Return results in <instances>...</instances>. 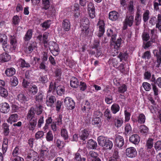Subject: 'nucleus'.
Segmentation results:
<instances>
[{
  "instance_id": "1",
  "label": "nucleus",
  "mask_w": 161,
  "mask_h": 161,
  "mask_svg": "<svg viewBox=\"0 0 161 161\" xmlns=\"http://www.w3.org/2000/svg\"><path fill=\"white\" fill-rule=\"evenodd\" d=\"M34 107H31L28 112L26 118L29 121L28 127L29 130L33 131L35 129L37 123V119Z\"/></svg>"
},
{
  "instance_id": "2",
  "label": "nucleus",
  "mask_w": 161,
  "mask_h": 161,
  "mask_svg": "<svg viewBox=\"0 0 161 161\" xmlns=\"http://www.w3.org/2000/svg\"><path fill=\"white\" fill-rule=\"evenodd\" d=\"M121 38L119 37L117 40L116 39L110 40V44L112 48L114 49L115 52L113 53L112 56H114L117 55L119 53L118 50H119L121 42Z\"/></svg>"
},
{
  "instance_id": "3",
  "label": "nucleus",
  "mask_w": 161,
  "mask_h": 161,
  "mask_svg": "<svg viewBox=\"0 0 161 161\" xmlns=\"http://www.w3.org/2000/svg\"><path fill=\"white\" fill-rule=\"evenodd\" d=\"M27 158L28 159L32 160L33 161H43L41 159L40 161V157L37 153L33 150L30 149L28 151Z\"/></svg>"
},
{
  "instance_id": "4",
  "label": "nucleus",
  "mask_w": 161,
  "mask_h": 161,
  "mask_svg": "<svg viewBox=\"0 0 161 161\" xmlns=\"http://www.w3.org/2000/svg\"><path fill=\"white\" fill-rule=\"evenodd\" d=\"M133 22L134 17L133 15L127 16L123 23V30H126L128 26L130 27H131Z\"/></svg>"
},
{
  "instance_id": "5",
  "label": "nucleus",
  "mask_w": 161,
  "mask_h": 161,
  "mask_svg": "<svg viewBox=\"0 0 161 161\" xmlns=\"http://www.w3.org/2000/svg\"><path fill=\"white\" fill-rule=\"evenodd\" d=\"M97 26L98 28L99 32L97 34V36L101 37L103 35L105 31V24L104 20L99 19L97 24Z\"/></svg>"
},
{
  "instance_id": "6",
  "label": "nucleus",
  "mask_w": 161,
  "mask_h": 161,
  "mask_svg": "<svg viewBox=\"0 0 161 161\" xmlns=\"http://www.w3.org/2000/svg\"><path fill=\"white\" fill-rule=\"evenodd\" d=\"M64 103L65 106L69 109H73L75 107V102L71 98L66 97L64 99Z\"/></svg>"
},
{
  "instance_id": "7",
  "label": "nucleus",
  "mask_w": 161,
  "mask_h": 161,
  "mask_svg": "<svg viewBox=\"0 0 161 161\" xmlns=\"http://www.w3.org/2000/svg\"><path fill=\"white\" fill-rule=\"evenodd\" d=\"M154 55L156 58V67L159 68L161 66V48L158 50H154L153 51Z\"/></svg>"
},
{
  "instance_id": "8",
  "label": "nucleus",
  "mask_w": 161,
  "mask_h": 161,
  "mask_svg": "<svg viewBox=\"0 0 161 161\" xmlns=\"http://www.w3.org/2000/svg\"><path fill=\"white\" fill-rule=\"evenodd\" d=\"M87 10L90 18L94 19L96 17L95 8L94 4L92 2H90L88 5Z\"/></svg>"
},
{
  "instance_id": "9",
  "label": "nucleus",
  "mask_w": 161,
  "mask_h": 161,
  "mask_svg": "<svg viewBox=\"0 0 161 161\" xmlns=\"http://www.w3.org/2000/svg\"><path fill=\"white\" fill-rule=\"evenodd\" d=\"M125 153L126 155L128 157L134 158L136 156L137 152L135 147H130L126 149Z\"/></svg>"
},
{
  "instance_id": "10",
  "label": "nucleus",
  "mask_w": 161,
  "mask_h": 161,
  "mask_svg": "<svg viewBox=\"0 0 161 161\" xmlns=\"http://www.w3.org/2000/svg\"><path fill=\"white\" fill-rule=\"evenodd\" d=\"M56 97L54 96L51 95L47 97L46 103L47 106L53 108L55 107L54 103L56 102Z\"/></svg>"
},
{
  "instance_id": "11",
  "label": "nucleus",
  "mask_w": 161,
  "mask_h": 161,
  "mask_svg": "<svg viewBox=\"0 0 161 161\" xmlns=\"http://www.w3.org/2000/svg\"><path fill=\"white\" fill-rule=\"evenodd\" d=\"M9 105L6 102L0 104V112L4 114H7L10 111Z\"/></svg>"
},
{
  "instance_id": "12",
  "label": "nucleus",
  "mask_w": 161,
  "mask_h": 161,
  "mask_svg": "<svg viewBox=\"0 0 161 161\" xmlns=\"http://www.w3.org/2000/svg\"><path fill=\"white\" fill-rule=\"evenodd\" d=\"M115 144L118 147H122L124 144L123 137L119 135L116 136L115 139Z\"/></svg>"
},
{
  "instance_id": "13",
  "label": "nucleus",
  "mask_w": 161,
  "mask_h": 161,
  "mask_svg": "<svg viewBox=\"0 0 161 161\" xmlns=\"http://www.w3.org/2000/svg\"><path fill=\"white\" fill-rule=\"evenodd\" d=\"M2 46L4 51L8 53L13 52L15 50L13 48V47L8 43V42L4 44H2Z\"/></svg>"
},
{
  "instance_id": "14",
  "label": "nucleus",
  "mask_w": 161,
  "mask_h": 161,
  "mask_svg": "<svg viewBox=\"0 0 161 161\" xmlns=\"http://www.w3.org/2000/svg\"><path fill=\"white\" fill-rule=\"evenodd\" d=\"M27 90L29 94L33 96L36 94L38 89L37 86L36 85L32 84L28 87Z\"/></svg>"
},
{
  "instance_id": "15",
  "label": "nucleus",
  "mask_w": 161,
  "mask_h": 161,
  "mask_svg": "<svg viewBox=\"0 0 161 161\" xmlns=\"http://www.w3.org/2000/svg\"><path fill=\"white\" fill-rule=\"evenodd\" d=\"M11 58V56L8 53H3L0 55V62L2 63L7 62Z\"/></svg>"
},
{
  "instance_id": "16",
  "label": "nucleus",
  "mask_w": 161,
  "mask_h": 161,
  "mask_svg": "<svg viewBox=\"0 0 161 161\" xmlns=\"http://www.w3.org/2000/svg\"><path fill=\"white\" fill-rule=\"evenodd\" d=\"M119 16V13L114 11L110 12L108 14V18L109 19L112 21H115L117 20Z\"/></svg>"
},
{
  "instance_id": "17",
  "label": "nucleus",
  "mask_w": 161,
  "mask_h": 161,
  "mask_svg": "<svg viewBox=\"0 0 161 161\" xmlns=\"http://www.w3.org/2000/svg\"><path fill=\"white\" fill-rule=\"evenodd\" d=\"M129 141L135 145L137 144L140 141V138L139 135L136 134L131 135L130 136Z\"/></svg>"
},
{
  "instance_id": "18",
  "label": "nucleus",
  "mask_w": 161,
  "mask_h": 161,
  "mask_svg": "<svg viewBox=\"0 0 161 161\" xmlns=\"http://www.w3.org/2000/svg\"><path fill=\"white\" fill-rule=\"evenodd\" d=\"M89 133L87 130L84 129L81 130L79 134V137L82 141H85L88 137Z\"/></svg>"
},
{
  "instance_id": "19",
  "label": "nucleus",
  "mask_w": 161,
  "mask_h": 161,
  "mask_svg": "<svg viewBox=\"0 0 161 161\" xmlns=\"http://www.w3.org/2000/svg\"><path fill=\"white\" fill-rule=\"evenodd\" d=\"M71 24L69 20L64 19L63 21L62 28L64 31H68L70 29Z\"/></svg>"
},
{
  "instance_id": "20",
  "label": "nucleus",
  "mask_w": 161,
  "mask_h": 161,
  "mask_svg": "<svg viewBox=\"0 0 161 161\" xmlns=\"http://www.w3.org/2000/svg\"><path fill=\"white\" fill-rule=\"evenodd\" d=\"M46 12V14L48 17H53L55 16L56 10L54 6H52L48 8Z\"/></svg>"
},
{
  "instance_id": "21",
  "label": "nucleus",
  "mask_w": 161,
  "mask_h": 161,
  "mask_svg": "<svg viewBox=\"0 0 161 161\" xmlns=\"http://www.w3.org/2000/svg\"><path fill=\"white\" fill-rule=\"evenodd\" d=\"M18 100L21 103H25L28 101L29 98L27 95L23 93L19 94L17 96Z\"/></svg>"
},
{
  "instance_id": "22",
  "label": "nucleus",
  "mask_w": 161,
  "mask_h": 161,
  "mask_svg": "<svg viewBox=\"0 0 161 161\" xmlns=\"http://www.w3.org/2000/svg\"><path fill=\"white\" fill-rule=\"evenodd\" d=\"M108 138L103 136H100L97 138V141L99 145L102 147L105 146Z\"/></svg>"
},
{
  "instance_id": "23",
  "label": "nucleus",
  "mask_w": 161,
  "mask_h": 161,
  "mask_svg": "<svg viewBox=\"0 0 161 161\" xmlns=\"http://www.w3.org/2000/svg\"><path fill=\"white\" fill-rule=\"evenodd\" d=\"M119 152L115 149L112 155L109 158L108 161H119Z\"/></svg>"
},
{
  "instance_id": "24",
  "label": "nucleus",
  "mask_w": 161,
  "mask_h": 161,
  "mask_svg": "<svg viewBox=\"0 0 161 161\" xmlns=\"http://www.w3.org/2000/svg\"><path fill=\"white\" fill-rule=\"evenodd\" d=\"M107 34L108 37H111L110 40L116 39L117 33L115 31L111 29H108L107 31Z\"/></svg>"
},
{
  "instance_id": "25",
  "label": "nucleus",
  "mask_w": 161,
  "mask_h": 161,
  "mask_svg": "<svg viewBox=\"0 0 161 161\" xmlns=\"http://www.w3.org/2000/svg\"><path fill=\"white\" fill-rule=\"evenodd\" d=\"M70 82V86L74 88H77L79 85V82L78 79L75 77H71Z\"/></svg>"
},
{
  "instance_id": "26",
  "label": "nucleus",
  "mask_w": 161,
  "mask_h": 161,
  "mask_svg": "<svg viewBox=\"0 0 161 161\" xmlns=\"http://www.w3.org/2000/svg\"><path fill=\"white\" fill-rule=\"evenodd\" d=\"M87 144V147L89 148L92 149H96L97 146V144L96 142L92 139L88 140Z\"/></svg>"
},
{
  "instance_id": "27",
  "label": "nucleus",
  "mask_w": 161,
  "mask_h": 161,
  "mask_svg": "<svg viewBox=\"0 0 161 161\" xmlns=\"http://www.w3.org/2000/svg\"><path fill=\"white\" fill-rule=\"evenodd\" d=\"M8 143V139L6 137H4L2 146V150L3 154L5 153L7 151Z\"/></svg>"
},
{
  "instance_id": "28",
  "label": "nucleus",
  "mask_w": 161,
  "mask_h": 161,
  "mask_svg": "<svg viewBox=\"0 0 161 161\" xmlns=\"http://www.w3.org/2000/svg\"><path fill=\"white\" fill-rule=\"evenodd\" d=\"M92 124L99 128L101 126V119L99 117L94 118L92 120Z\"/></svg>"
},
{
  "instance_id": "29",
  "label": "nucleus",
  "mask_w": 161,
  "mask_h": 161,
  "mask_svg": "<svg viewBox=\"0 0 161 161\" xmlns=\"http://www.w3.org/2000/svg\"><path fill=\"white\" fill-rule=\"evenodd\" d=\"M32 33L33 31L32 29L28 30L23 37L24 41L26 42L29 41L32 38Z\"/></svg>"
},
{
  "instance_id": "30",
  "label": "nucleus",
  "mask_w": 161,
  "mask_h": 161,
  "mask_svg": "<svg viewBox=\"0 0 161 161\" xmlns=\"http://www.w3.org/2000/svg\"><path fill=\"white\" fill-rule=\"evenodd\" d=\"M20 66L22 68H29L30 67V64L26 62L25 60L22 58H20L18 61Z\"/></svg>"
},
{
  "instance_id": "31",
  "label": "nucleus",
  "mask_w": 161,
  "mask_h": 161,
  "mask_svg": "<svg viewBox=\"0 0 161 161\" xmlns=\"http://www.w3.org/2000/svg\"><path fill=\"white\" fill-rule=\"evenodd\" d=\"M91 108V106L90 103L88 101L86 100L84 103V105L82 107L81 109L83 112H86V111H87L88 112H86L88 113V112L90 110Z\"/></svg>"
},
{
  "instance_id": "32",
  "label": "nucleus",
  "mask_w": 161,
  "mask_h": 161,
  "mask_svg": "<svg viewBox=\"0 0 161 161\" xmlns=\"http://www.w3.org/2000/svg\"><path fill=\"white\" fill-rule=\"evenodd\" d=\"M56 90L58 96H62L64 94L65 87L62 85H60L56 87Z\"/></svg>"
},
{
  "instance_id": "33",
  "label": "nucleus",
  "mask_w": 161,
  "mask_h": 161,
  "mask_svg": "<svg viewBox=\"0 0 161 161\" xmlns=\"http://www.w3.org/2000/svg\"><path fill=\"white\" fill-rule=\"evenodd\" d=\"M53 119L51 116L48 117L45 120V124L42 130L44 131H46V130L49 128V125L52 124L53 123Z\"/></svg>"
},
{
  "instance_id": "34",
  "label": "nucleus",
  "mask_w": 161,
  "mask_h": 161,
  "mask_svg": "<svg viewBox=\"0 0 161 161\" xmlns=\"http://www.w3.org/2000/svg\"><path fill=\"white\" fill-rule=\"evenodd\" d=\"M16 72L15 69L13 67L7 69L5 71V73L8 77H11Z\"/></svg>"
},
{
  "instance_id": "35",
  "label": "nucleus",
  "mask_w": 161,
  "mask_h": 161,
  "mask_svg": "<svg viewBox=\"0 0 161 161\" xmlns=\"http://www.w3.org/2000/svg\"><path fill=\"white\" fill-rule=\"evenodd\" d=\"M119 110L120 107L119 105L116 103L113 104L111 107V110L114 114H116L119 111Z\"/></svg>"
},
{
  "instance_id": "36",
  "label": "nucleus",
  "mask_w": 161,
  "mask_h": 161,
  "mask_svg": "<svg viewBox=\"0 0 161 161\" xmlns=\"http://www.w3.org/2000/svg\"><path fill=\"white\" fill-rule=\"evenodd\" d=\"M18 115L17 114H14L11 115L7 120L8 123H12V122H15L18 120Z\"/></svg>"
},
{
  "instance_id": "37",
  "label": "nucleus",
  "mask_w": 161,
  "mask_h": 161,
  "mask_svg": "<svg viewBox=\"0 0 161 161\" xmlns=\"http://www.w3.org/2000/svg\"><path fill=\"white\" fill-rule=\"evenodd\" d=\"M132 132L131 127L129 123L126 124L125 127L124 134L125 136L129 135Z\"/></svg>"
},
{
  "instance_id": "38",
  "label": "nucleus",
  "mask_w": 161,
  "mask_h": 161,
  "mask_svg": "<svg viewBox=\"0 0 161 161\" xmlns=\"http://www.w3.org/2000/svg\"><path fill=\"white\" fill-rule=\"evenodd\" d=\"M146 119V117L143 113L140 114L137 117V122L140 124H144L145 122Z\"/></svg>"
},
{
  "instance_id": "39",
  "label": "nucleus",
  "mask_w": 161,
  "mask_h": 161,
  "mask_svg": "<svg viewBox=\"0 0 161 161\" xmlns=\"http://www.w3.org/2000/svg\"><path fill=\"white\" fill-rule=\"evenodd\" d=\"M43 93L42 92H39L35 96V100L40 103H42L43 101Z\"/></svg>"
},
{
  "instance_id": "40",
  "label": "nucleus",
  "mask_w": 161,
  "mask_h": 161,
  "mask_svg": "<svg viewBox=\"0 0 161 161\" xmlns=\"http://www.w3.org/2000/svg\"><path fill=\"white\" fill-rule=\"evenodd\" d=\"M10 43L12 47L15 50L17 46V40L16 37L13 36H11L10 38Z\"/></svg>"
},
{
  "instance_id": "41",
  "label": "nucleus",
  "mask_w": 161,
  "mask_h": 161,
  "mask_svg": "<svg viewBox=\"0 0 161 161\" xmlns=\"http://www.w3.org/2000/svg\"><path fill=\"white\" fill-rule=\"evenodd\" d=\"M142 21V17L139 13L137 12L135 18V25L136 26L139 25Z\"/></svg>"
},
{
  "instance_id": "42",
  "label": "nucleus",
  "mask_w": 161,
  "mask_h": 161,
  "mask_svg": "<svg viewBox=\"0 0 161 161\" xmlns=\"http://www.w3.org/2000/svg\"><path fill=\"white\" fill-rule=\"evenodd\" d=\"M34 112H35L37 115H39L42 112L43 107L41 105H36L35 106V108L34 107Z\"/></svg>"
},
{
  "instance_id": "43",
  "label": "nucleus",
  "mask_w": 161,
  "mask_h": 161,
  "mask_svg": "<svg viewBox=\"0 0 161 161\" xmlns=\"http://www.w3.org/2000/svg\"><path fill=\"white\" fill-rule=\"evenodd\" d=\"M89 23L88 19L86 17L82 18L80 20V27H86L89 26L88 25Z\"/></svg>"
},
{
  "instance_id": "44",
  "label": "nucleus",
  "mask_w": 161,
  "mask_h": 161,
  "mask_svg": "<svg viewBox=\"0 0 161 161\" xmlns=\"http://www.w3.org/2000/svg\"><path fill=\"white\" fill-rule=\"evenodd\" d=\"M80 6L78 3H75L73 6L72 10L75 12V13L74 16L75 17H78L80 14L79 9Z\"/></svg>"
},
{
  "instance_id": "45",
  "label": "nucleus",
  "mask_w": 161,
  "mask_h": 161,
  "mask_svg": "<svg viewBox=\"0 0 161 161\" xmlns=\"http://www.w3.org/2000/svg\"><path fill=\"white\" fill-rule=\"evenodd\" d=\"M140 133L144 135H146L148 131V128L144 125H141L140 126Z\"/></svg>"
},
{
  "instance_id": "46",
  "label": "nucleus",
  "mask_w": 161,
  "mask_h": 161,
  "mask_svg": "<svg viewBox=\"0 0 161 161\" xmlns=\"http://www.w3.org/2000/svg\"><path fill=\"white\" fill-rule=\"evenodd\" d=\"M56 145L57 147L59 149H62L65 145V142L59 139H58L56 141Z\"/></svg>"
},
{
  "instance_id": "47",
  "label": "nucleus",
  "mask_w": 161,
  "mask_h": 161,
  "mask_svg": "<svg viewBox=\"0 0 161 161\" xmlns=\"http://www.w3.org/2000/svg\"><path fill=\"white\" fill-rule=\"evenodd\" d=\"M40 155L42 158H48L49 150L48 148L42 149L40 151Z\"/></svg>"
},
{
  "instance_id": "48",
  "label": "nucleus",
  "mask_w": 161,
  "mask_h": 161,
  "mask_svg": "<svg viewBox=\"0 0 161 161\" xmlns=\"http://www.w3.org/2000/svg\"><path fill=\"white\" fill-rule=\"evenodd\" d=\"M8 92L7 90L4 88H1L0 89V95L1 97L6 98L8 96Z\"/></svg>"
},
{
  "instance_id": "49",
  "label": "nucleus",
  "mask_w": 161,
  "mask_h": 161,
  "mask_svg": "<svg viewBox=\"0 0 161 161\" xmlns=\"http://www.w3.org/2000/svg\"><path fill=\"white\" fill-rule=\"evenodd\" d=\"M114 124L117 128H119L123 124V121L121 118L115 119L114 121Z\"/></svg>"
},
{
  "instance_id": "50",
  "label": "nucleus",
  "mask_w": 161,
  "mask_h": 161,
  "mask_svg": "<svg viewBox=\"0 0 161 161\" xmlns=\"http://www.w3.org/2000/svg\"><path fill=\"white\" fill-rule=\"evenodd\" d=\"M20 22V19L17 15L14 16L12 20L13 26H14L18 25Z\"/></svg>"
},
{
  "instance_id": "51",
  "label": "nucleus",
  "mask_w": 161,
  "mask_h": 161,
  "mask_svg": "<svg viewBox=\"0 0 161 161\" xmlns=\"http://www.w3.org/2000/svg\"><path fill=\"white\" fill-rule=\"evenodd\" d=\"M153 139L149 138L147 140L146 145V147L147 150L151 149L153 146Z\"/></svg>"
},
{
  "instance_id": "52",
  "label": "nucleus",
  "mask_w": 161,
  "mask_h": 161,
  "mask_svg": "<svg viewBox=\"0 0 161 161\" xmlns=\"http://www.w3.org/2000/svg\"><path fill=\"white\" fill-rule=\"evenodd\" d=\"M80 27L81 29V32L80 34V36H86L89 33V31L88 30L89 28V26Z\"/></svg>"
},
{
  "instance_id": "53",
  "label": "nucleus",
  "mask_w": 161,
  "mask_h": 161,
  "mask_svg": "<svg viewBox=\"0 0 161 161\" xmlns=\"http://www.w3.org/2000/svg\"><path fill=\"white\" fill-rule=\"evenodd\" d=\"M8 42V38L7 35L3 33H0V43L4 44Z\"/></svg>"
},
{
  "instance_id": "54",
  "label": "nucleus",
  "mask_w": 161,
  "mask_h": 161,
  "mask_svg": "<svg viewBox=\"0 0 161 161\" xmlns=\"http://www.w3.org/2000/svg\"><path fill=\"white\" fill-rule=\"evenodd\" d=\"M150 12L148 10H146L143 14V19L144 22H147L149 18Z\"/></svg>"
},
{
  "instance_id": "55",
  "label": "nucleus",
  "mask_w": 161,
  "mask_h": 161,
  "mask_svg": "<svg viewBox=\"0 0 161 161\" xmlns=\"http://www.w3.org/2000/svg\"><path fill=\"white\" fill-rule=\"evenodd\" d=\"M18 84V80L15 76L13 77L10 79V84L12 86H15Z\"/></svg>"
},
{
  "instance_id": "56",
  "label": "nucleus",
  "mask_w": 161,
  "mask_h": 161,
  "mask_svg": "<svg viewBox=\"0 0 161 161\" xmlns=\"http://www.w3.org/2000/svg\"><path fill=\"white\" fill-rule=\"evenodd\" d=\"M46 138L47 142H50L53 141V136L51 131L49 130L47 133Z\"/></svg>"
},
{
  "instance_id": "57",
  "label": "nucleus",
  "mask_w": 161,
  "mask_h": 161,
  "mask_svg": "<svg viewBox=\"0 0 161 161\" xmlns=\"http://www.w3.org/2000/svg\"><path fill=\"white\" fill-rule=\"evenodd\" d=\"M50 50H59L58 44L56 42H52L49 47Z\"/></svg>"
},
{
  "instance_id": "58",
  "label": "nucleus",
  "mask_w": 161,
  "mask_h": 161,
  "mask_svg": "<svg viewBox=\"0 0 161 161\" xmlns=\"http://www.w3.org/2000/svg\"><path fill=\"white\" fill-rule=\"evenodd\" d=\"M61 136L63 138L64 140H67L68 138V135L67 130L63 128L61 130Z\"/></svg>"
},
{
  "instance_id": "59",
  "label": "nucleus",
  "mask_w": 161,
  "mask_h": 161,
  "mask_svg": "<svg viewBox=\"0 0 161 161\" xmlns=\"http://www.w3.org/2000/svg\"><path fill=\"white\" fill-rule=\"evenodd\" d=\"M39 82L41 83L42 84H45L46 83L48 80V79L47 77V75H42L40 76L39 78Z\"/></svg>"
},
{
  "instance_id": "60",
  "label": "nucleus",
  "mask_w": 161,
  "mask_h": 161,
  "mask_svg": "<svg viewBox=\"0 0 161 161\" xmlns=\"http://www.w3.org/2000/svg\"><path fill=\"white\" fill-rule=\"evenodd\" d=\"M56 82H51L50 83L48 92H51L52 91H54L56 89Z\"/></svg>"
},
{
  "instance_id": "61",
  "label": "nucleus",
  "mask_w": 161,
  "mask_h": 161,
  "mask_svg": "<svg viewBox=\"0 0 161 161\" xmlns=\"http://www.w3.org/2000/svg\"><path fill=\"white\" fill-rule=\"evenodd\" d=\"M43 7V9L47 10L50 7V3L49 0H42Z\"/></svg>"
},
{
  "instance_id": "62",
  "label": "nucleus",
  "mask_w": 161,
  "mask_h": 161,
  "mask_svg": "<svg viewBox=\"0 0 161 161\" xmlns=\"http://www.w3.org/2000/svg\"><path fill=\"white\" fill-rule=\"evenodd\" d=\"M55 77L58 80H59L61 78L62 71L60 69H57L54 72Z\"/></svg>"
},
{
  "instance_id": "63",
  "label": "nucleus",
  "mask_w": 161,
  "mask_h": 161,
  "mask_svg": "<svg viewBox=\"0 0 161 161\" xmlns=\"http://www.w3.org/2000/svg\"><path fill=\"white\" fill-rule=\"evenodd\" d=\"M128 55L126 53L120 52L119 53L118 57L120 60V61H122L123 60H126L127 59Z\"/></svg>"
},
{
  "instance_id": "64",
  "label": "nucleus",
  "mask_w": 161,
  "mask_h": 161,
  "mask_svg": "<svg viewBox=\"0 0 161 161\" xmlns=\"http://www.w3.org/2000/svg\"><path fill=\"white\" fill-rule=\"evenodd\" d=\"M127 90V86L125 84H123L118 87V91L119 93H124Z\"/></svg>"
}]
</instances>
